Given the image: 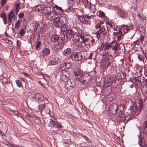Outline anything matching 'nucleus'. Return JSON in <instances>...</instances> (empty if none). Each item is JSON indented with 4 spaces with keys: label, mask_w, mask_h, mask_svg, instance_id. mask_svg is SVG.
<instances>
[{
    "label": "nucleus",
    "mask_w": 147,
    "mask_h": 147,
    "mask_svg": "<svg viewBox=\"0 0 147 147\" xmlns=\"http://www.w3.org/2000/svg\"><path fill=\"white\" fill-rule=\"evenodd\" d=\"M16 82L17 86L19 87H20L22 85V82L20 80H17Z\"/></svg>",
    "instance_id": "49530a36"
},
{
    "label": "nucleus",
    "mask_w": 147,
    "mask_h": 147,
    "mask_svg": "<svg viewBox=\"0 0 147 147\" xmlns=\"http://www.w3.org/2000/svg\"><path fill=\"white\" fill-rule=\"evenodd\" d=\"M60 62V59L57 57H53L52 59L49 61L50 65H55Z\"/></svg>",
    "instance_id": "f3484780"
},
{
    "label": "nucleus",
    "mask_w": 147,
    "mask_h": 147,
    "mask_svg": "<svg viewBox=\"0 0 147 147\" xmlns=\"http://www.w3.org/2000/svg\"><path fill=\"white\" fill-rule=\"evenodd\" d=\"M114 79H115V80L114 81V82L116 85L118 86L121 84L122 80L121 78H119L117 79H116L115 77Z\"/></svg>",
    "instance_id": "2f4dec72"
},
{
    "label": "nucleus",
    "mask_w": 147,
    "mask_h": 147,
    "mask_svg": "<svg viewBox=\"0 0 147 147\" xmlns=\"http://www.w3.org/2000/svg\"><path fill=\"white\" fill-rule=\"evenodd\" d=\"M70 73L68 71H63L62 73V75L60 76V79L61 81L65 82V84L67 82L70 77Z\"/></svg>",
    "instance_id": "6e6552de"
},
{
    "label": "nucleus",
    "mask_w": 147,
    "mask_h": 147,
    "mask_svg": "<svg viewBox=\"0 0 147 147\" xmlns=\"http://www.w3.org/2000/svg\"><path fill=\"white\" fill-rule=\"evenodd\" d=\"M25 32L24 29H21L20 30L19 33L21 36H22L25 33Z\"/></svg>",
    "instance_id": "4d7b16f0"
},
{
    "label": "nucleus",
    "mask_w": 147,
    "mask_h": 147,
    "mask_svg": "<svg viewBox=\"0 0 147 147\" xmlns=\"http://www.w3.org/2000/svg\"><path fill=\"white\" fill-rule=\"evenodd\" d=\"M5 63V61L3 59L0 58V65H3Z\"/></svg>",
    "instance_id": "338daca9"
},
{
    "label": "nucleus",
    "mask_w": 147,
    "mask_h": 147,
    "mask_svg": "<svg viewBox=\"0 0 147 147\" xmlns=\"http://www.w3.org/2000/svg\"><path fill=\"white\" fill-rule=\"evenodd\" d=\"M41 43L40 41H38V42L37 43L35 47V48L36 50L38 48L40 47L41 45Z\"/></svg>",
    "instance_id": "6e6d98bb"
},
{
    "label": "nucleus",
    "mask_w": 147,
    "mask_h": 147,
    "mask_svg": "<svg viewBox=\"0 0 147 147\" xmlns=\"http://www.w3.org/2000/svg\"><path fill=\"white\" fill-rule=\"evenodd\" d=\"M137 57L138 59L141 61L144 62V54L143 55L141 53H137Z\"/></svg>",
    "instance_id": "473e14b6"
},
{
    "label": "nucleus",
    "mask_w": 147,
    "mask_h": 147,
    "mask_svg": "<svg viewBox=\"0 0 147 147\" xmlns=\"http://www.w3.org/2000/svg\"><path fill=\"white\" fill-rule=\"evenodd\" d=\"M94 16V15H89V14H86L85 15V20H87H87H89L92 19Z\"/></svg>",
    "instance_id": "e433bc0d"
},
{
    "label": "nucleus",
    "mask_w": 147,
    "mask_h": 147,
    "mask_svg": "<svg viewBox=\"0 0 147 147\" xmlns=\"http://www.w3.org/2000/svg\"><path fill=\"white\" fill-rule=\"evenodd\" d=\"M63 66H65V68L66 69H70L71 67V65L69 62H66L63 64Z\"/></svg>",
    "instance_id": "c9c22d12"
},
{
    "label": "nucleus",
    "mask_w": 147,
    "mask_h": 147,
    "mask_svg": "<svg viewBox=\"0 0 147 147\" xmlns=\"http://www.w3.org/2000/svg\"><path fill=\"white\" fill-rule=\"evenodd\" d=\"M111 62L107 58H106L104 59H103L102 61V65L104 69H107L110 65Z\"/></svg>",
    "instance_id": "4468645a"
},
{
    "label": "nucleus",
    "mask_w": 147,
    "mask_h": 147,
    "mask_svg": "<svg viewBox=\"0 0 147 147\" xmlns=\"http://www.w3.org/2000/svg\"><path fill=\"white\" fill-rule=\"evenodd\" d=\"M15 16V14L14 12L12 11H11L8 13V19L10 23L11 22V20L12 18Z\"/></svg>",
    "instance_id": "cd10ccee"
},
{
    "label": "nucleus",
    "mask_w": 147,
    "mask_h": 147,
    "mask_svg": "<svg viewBox=\"0 0 147 147\" xmlns=\"http://www.w3.org/2000/svg\"><path fill=\"white\" fill-rule=\"evenodd\" d=\"M115 76L111 75L107 76L106 79H105L106 82L105 84L106 86L108 87L111 86L113 84L115 81Z\"/></svg>",
    "instance_id": "9b49d317"
},
{
    "label": "nucleus",
    "mask_w": 147,
    "mask_h": 147,
    "mask_svg": "<svg viewBox=\"0 0 147 147\" xmlns=\"http://www.w3.org/2000/svg\"><path fill=\"white\" fill-rule=\"evenodd\" d=\"M120 106H118L115 104L111 105L110 106L109 110L108 111L109 113H110L109 115H111L112 114H114L116 113L117 114L119 113V111H120L119 107Z\"/></svg>",
    "instance_id": "0eeeda50"
},
{
    "label": "nucleus",
    "mask_w": 147,
    "mask_h": 147,
    "mask_svg": "<svg viewBox=\"0 0 147 147\" xmlns=\"http://www.w3.org/2000/svg\"><path fill=\"white\" fill-rule=\"evenodd\" d=\"M59 40V36L56 34H54L51 36V40L52 42H58Z\"/></svg>",
    "instance_id": "b1692460"
},
{
    "label": "nucleus",
    "mask_w": 147,
    "mask_h": 147,
    "mask_svg": "<svg viewBox=\"0 0 147 147\" xmlns=\"http://www.w3.org/2000/svg\"><path fill=\"white\" fill-rule=\"evenodd\" d=\"M45 107V104L39 105L38 106V109L40 111H42V110Z\"/></svg>",
    "instance_id": "09e8293b"
},
{
    "label": "nucleus",
    "mask_w": 147,
    "mask_h": 147,
    "mask_svg": "<svg viewBox=\"0 0 147 147\" xmlns=\"http://www.w3.org/2000/svg\"><path fill=\"white\" fill-rule=\"evenodd\" d=\"M59 36V39L60 38L62 41H63L65 39V34L63 33H61Z\"/></svg>",
    "instance_id": "58836bf2"
},
{
    "label": "nucleus",
    "mask_w": 147,
    "mask_h": 147,
    "mask_svg": "<svg viewBox=\"0 0 147 147\" xmlns=\"http://www.w3.org/2000/svg\"><path fill=\"white\" fill-rule=\"evenodd\" d=\"M76 80L78 81H80L82 84H85L88 83L91 79L89 76H84L83 75L79 78L75 77Z\"/></svg>",
    "instance_id": "1a4fd4ad"
},
{
    "label": "nucleus",
    "mask_w": 147,
    "mask_h": 147,
    "mask_svg": "<svg viewBox=\"0 0 147 147\" xmlns=\"http://www.w3.org/2000/svg\"><path fill=\"white\" fill-rule=\"evenodd\" d=\"M58 20L61 26L66 24L67 22L66 17L64 16H61Z\"/></svg>",
    "instance_id": "6ab92c4d"
},
{
    "label": "nucleus",
    "mask_w": 147,
    "mask_h": 147,
    "mask_svg": "<svg viewBox=\"0 0 147 147\" xmlns=\"http://www.w3.org/2000/svg\"><path fill=\"white\" fill-rule=\"evenodd\" d=\"M6 1V0H1L0 2L2 6H3L5 4Z\"/></svg>",
    "instance_id": "e2e57ef3"
},
{
    "label": "nucleus",
    "mask_w": 147,
    "mask_h": 147,
    "mask_svg": "<svg viewBox=\"0 0 147 147\" xmlns=\"http://www.w3.org/2000/svg\"><path fill=\"white\" fill-rule=\"evenodd\" d=\"M106 27L107 28V26L105 25L102 22H101L95 26L96 29L97 30L99 28L97 33L99 35L102 34L103 35H106L107 33V31L106 30Z\"/></svg>",
    "instance_id": "7ed1b4c3"
},
{
    "label": "nucleus",
    "mask_w": 147,
    "mask_h": 147,
    "mask_svg": "<svg viewBox=\"0 0 147 147\" xmlns=\"http://www.w3.org/2000/svg\"><path fill=\"white\" fill-rule=\"evenodd\" d=\"M1 17L2 18H6V15L4 13H2L1 14Z\"/></svg>",
    "instance_id": "0e129e2a"
},
{
    "label": "nucleus",
    "mask_w": 147,
    "mask_h": 147,
    "mask_svg": "<svg viewBox=\"0 0 147 147\" xmlns=\"http://www.w3.org/2000/svg\"><path fill=\"white\" fill-rule=\"evenodd\" d=\"M24 16V13H19L18 15V18H22Z\"/></svg>",
    "instance_id": "052dcab7"
},
{
    "label": "nucleus",
    "mask_w": 147,
    "mask_h": 147,
    "mask_svg": "<svg viewBox=\"0 0 147 147\" xmlns=\"http://www.w3.org/2000/svg\"><path fill=\"white\" fill-rule=\"evenodd\" d=\"M36 93L32 94L29 96V98L32 101H36Z\"/></svg>",
    "instance_id": "72a5a7b5"
},
{
    "label": "nucleus",
    "mask_w": 147,
    "mask_h": 147,
    "mask_svg": "<svg viewBox=\"0 0 147 147\" xmlns=\"http://www.w3.org/2000/svg\"><path fill=\"white\" fill-rule=\"evenodd\" d=\"M99 15L98 16L102 18L103 17H105V14L104 13V12L102 11H99Z\"/></svg>",
    "instance_id": "de8ad7c7"
},
{
    "label": "nucleus",
    "mask_w": 147,
    "mask_h": 147,
    "mask_svg": "<svg viewBox=\"0 0 147 147\" xmlns=\"http://www.w3.org/2000/svg\"><path fill=\"white\" fill-rule=\"evenodd\" d=\"M53 16V17H58L62 14L63 10L61 7L56 5L52 6Z\"/></svg>",
    "instance_id": "20e7f679"
},
{
    "label": "nucleus",
    "mask_w": 147,
    "mask_h": 147,
    "mask_svg": "<svg viewBox=\"0 0 147 147\" xmlns=\"http://www.w3.org/2000/svg\"><path fill=\"white\" fill-rule=\"evenodd\" d=\"M70 139H66L63 140V142L66 144H69L70 142Z\"/></svg>",
    "instance_id": "603ef678"
},
{
    "label": "nucleus",
    "mask_w": 147,
    "mask_h": 147,
    "mask_svg": "<svg viewBox=\"0 0 147 147\" xmlns=\"http://www.w3.org/2000/svg\"><path fill=\"white\" fill-rule=\"evenodd\" d=\"M2 82L3 84H7L8 82L7 79L6 78H3L2 80Z\"/></svg>",
    "instance_id": "864d4df0"
},
{
    "label": "nucleus",
    "mask_w": 147,
    "mask_h": 147,
    "mask_svg": "<svg viewBox=\"0 0 147 147\" xmlns=\"http://www.w3.org/2000/svg\"><path fill=\"white\" fill-rule=\"evenodd\" d=\"M118 14L119 16L122 18H125L126 16V12L121 9L118 10Z\"/></svg>",
    "instance_id": "aec40b11"
},
{
    "label": "nucleus",
    "mask_w": 147,
    "mask_h": 147,
    "mask_svg": "<svg viewBox=\"0 0 147 147\" xmlns=\"http://www.w3.org/2000/svg\"><path fill=\"white\" fill-rule=\"evenodd\" d=\"M115 35L117 36V40L119 41L120 40L122 37V33L120 30H119L118 32H114L113 33Z\"/></svg>",
    "instance_id": "5701e85b"
},
{
    "label": "nucleus",
    "mask_w": 147,
    "mask_h": 147,
    "mask_svg": "<svg viewBox=\"0 0 147 147\" xmlns=\"http://www.w3.org/2000/svg\"><path fill=\"white\" fill-rule=\"evenodd\" d=\"M74 73L76 78H79L83 75L79 67L77 66L75 67L74 71Z\"/></svg>",
    "instance_id": "ddd939ff"
},
{
    "label": "nucleus",
    "mask_w": 147,
    "mask_h": 147,
    "mask_svg": "<svg viewBox=\"0 0 147 147\" xmlns=\"http://www.w3.org/2000/svg\"><path fill=\"white\" fill-rule=\"evenodd\" d=\"M50 124L51 127H53L58 129H59L62 127V125L60 123L52 120L50 121Z\"/></svg>",
    "instance_id": "f8f14e48"
},
{
    "label": "nucleus",
    "mask_w": 147,
    "mask_h": 147,
    "mask_svg": "<svg viewBox=\"0 0 147 147\" xmlns=\"http://www.w3.org/2000/svg\"><path fill=\"white\" fill-rule=\"evenodd\" d=\"M120 111H119V113L116 116L117 121V122L120 123L122 122L125 124L127 121L130 119V115H129L125 116L123 112V108L122 106L119 107Z\"/></svg>",
    "instance_id": "f257e3e1"
},
{
    "label": "nucleus",
    "mask_w": 147,
    "mask_h": 147,
    "mask_svg": "<svg viewBox=\"0 0 147 147\" xmlns=\"http://www.w3.org/2000/svg\"><path fill=\"white\" fill-rule=\"evenodd\" d=\"M144 129L147 127V120L145 121L144 123Z\"/></svg>",
    "instance_id": "774afa93"
},
{
    "label": "nucleus",
    "mask_w": 147,
    "mask_h": 147,
    "mask_svg": "<svg viewBox=\"0 0 147 147\" xmlns=\"http://www.w3.org/2000/svg\"><path fill=\"white\" fill-rule=\"evenodd\" d=\"M10 113L11 114H14L16 115H17L19 114V113L18 111L11 110H10Z\"/></svg>",
    "instance_id": "a19ab883"
},
{
    "label": "nucleus",
    "mask_w": 147,
    "mask_h": 147,
    "mask_svg": "<svg viewBox=\"0 0 147 147\" xmlns=\"http://www.w3.org/2000/svg\"><path fill=\"white\" fill-rule=\"evenodd\" d=\"M93 53H89L88 52H85L84 55V57L86 59H90L92 58Z\"/></svg>",
    "instance_id": "393cba45"
},
{
    "label": "nucleus",
    "mask_w": 147,
    "mask_h": 147,
    "mask_svg": "<svg viewBox=\"0 0 147 147\" xmlns=\"http://www.w3.org/2000/svg\"><path fill=\"white\" fill-rule=\"evenodd\" d=\"M71 52V49L69 48H68L63 50L62 53L64 56H67L70 54Z\"/></svg>",
    "instance_id": "a878e982"
},
{
    "label": "nucleus",
    "mask_w": 147,
    "mask_h": 147,
    "mask_svg": "<svg viewBox=\"0 0 147 147\" xmlns=\"http://www.w3.org/2000/svg\"><path fill=\"white\" fill-rule=\"evenodd\" d=\"M85 6L86 8H87L88 9H90L91 7V5L90 3L89 2L86 5H85Z\"/></svg>",
    "instance_id": "bf43d9fd"
},
{
    "label": "nucleus",
    "mask_w": 147,
    "mask_h": 147,
    "mask_svg": "<svg viewBox=\"0 0 147 147\" xmlns=\"http://www.w3.org/2000/svg\"><path fill=\"white\" fill-rule=\"evenodd\" d=\"M82 1L84 6L89 3L88 0H83Z\"/></svg>",
    "instance_id": "69168bd1"
},
{
    "label": "nucleus",
    "mask_w": 147,
    "mask_h": 147,
    "mask_svg": "<svg viewBox=\"0 0 147 147\" xmlns=\"http://www.w3.org/2000/svg\"><path fill=\"white\" fill-rule=\"evenodd\" d=\"M68 83H69V84H71V85L69 86L70 87H71V88H73L74 86L75 83L74 81H71V80H70L69 81V80H68Z\"/></svg>",
    "instance_id": "a18cd8bd"
},
{
    "label": "nucleus",
    "mask_w": 147,
    "mask_h": 147,
    "mask_svg": "<svg viewBox=\"0 0 147 147\" xmlns=\"http://www.w3.org/2000/svg\"><path fill=\"white\" fill-rule=\"evenodd\" d=\"M20 5V4L19 3H18L16 4L15 5V9H16V13L17 14L18 12L19 11V6Z\"/></svg>",
    "instance_id": "79ce46f5"
},
{
    "label": "nucleus",
    "mask_w": 147,
    "mask_h": 147,
    "mask_svg": "<svg viewBox=\"0 0 147 147\" xmlns=\"http://www.w3.org/2000/svg\"><path fill=\"white\" fill-rule=\"evenodd\" d=\"M50 50L47 48L43 49L42 51V56L46 57L49 55L50 54Z\"/></svg>",
    "instance_id": "a211bd4d"
},
{
    "label": "nucleus",
    "mask_w": 147,
    "mask_h": 147,
    "mask_svg": "<svg viewBox=\"0 0 147 147\" xmlns=\"http://www.w3.org/2000/svg\"><path fill=\"white\" fill-rule=\"evenodd\" d=\"M95 42V40L94 39L92 38V39L89 42L88 45L89 46H93L94 45Z\"/></svg>",
    "instance_id": "c03bdc74"
},
{
    "label": "nucleus",
    "mask_w": 147,
    "mask_h": 147,
    "mask_svg": "<svg viewBox=\"0 0 147 147\" xmlns=\"http://www.w3.org/2000/svg\"><path fill=\"white\" fill-rule=\"evenodd\" d=\"M76 16L81 22H83L86 20L85 18V15H81L77 13L76 14Z\"/></svg>",
    "instance_id": "bb28decb"
},
{
    "label": "nucleus",
    "mask_w": 147,
    "mask_h": 147,
    "mask_svg": "<svg viewBox=\"0 0 147 147\" xmlns=\"http://www.w3.org/2000/svg\"><path fill=\"white\" fill-rule=\"evenodd\" d=\"M36 101L42 102L44 100V97L39 93H36Z\"/></svg>",
    "instance_id": "412c9836"
},
{
    "label": "nucleus",
    "mask_w": 147,
    "mask_h": 147,
    "mask_svg": "<svg viewBox=\"0 0 147 147\" xmlns=\"http://www.w3.org/2000/svg\"><path fill=\"white\" fill-rule=\"evenodd\" d=\"M111 46L113 51L111 52L110 56H112L115 55L118 50H120V45L117 44L116 41H115L112 42Z\"/></svg>",
    "instance_id": "9d476101"
},
{
    "label": "nucleus",
    "mask_w": 147,
    "mask_h": 147,
    "mask_svg": "<svg viewBox=\"0 0 147 147\" xmlns=\"http://www.w3.org/2000/svg\"><path fill=\"white\" fill-rule=\"evenodd\" d=\"M138 144L139 145H142L143 142L144 141V136L140 134L138 136Z\"/></svg>",
    "instance_id": "7c9ffc66"
},
{
    "label": "nucleus",
    "mask_w": 147,
    "mask_h": 147,
    "mask_svg": "<svg viewBox=\"0 0 147 147\" xmlns=\"http://www.w3.org/2000/svg\"><path fill=\"white\" fill-rule=\"evenodd\" d=\"M141 82V81L140 80L139 78L138 79H136L135 80V83L137 85L138 84H140V83Z\"/></svg>",
    "instance_id": "13d9d810"
},
{
    "label": "nucleus",
    "mask_w": 147,
    "mask_h": 147,
    "mask_svg": "<svg viewBox=\"0 0 147 147\" xmlns=\"http://www.w3.org/2000/svg\"><path fill=\"white\" fill-rule=\"evenodd\" d=\"M90 9V12H92L93 13H95L96 10L95 7V6H94L91 7Z\"/></svg>",
    "instance_id": "3c124183"
},
{
    "label": "nucleus",
    "mask_w": 147,
    "mask_h": 147,
    "mask_svg": "<svg viewBox=\"0 0 147 147\" xmlns=\"http://www.w3.org/2000/svg\"><path fill=\"white\" fill-rule=\"evenodd\" d=\"M70 57L73 62H78L82 59L83 54L81 52L74 53L70 55Z\"/></svg>",
    "instance_id": "423d86ee"
},
{
    "label": "nucleus",
    "mask_w": 147,
    "mask_h": 147,
    "mask_svg": "<svg viewBox=\"0 0 147 147\" xmlns=\"http://www.w3.org/2000/svg\"><path fill=\"white\" fill-rule=\"evenodd\" d=\"M58 18V17H53V19L50 20L53 21V23H51L52 25L57 27H59L61 26L59 21V20H57Z\"/></svg>",
    "instance_id": "dca6fc26"
},
{
    "label": "nucleus",
    "mask_w": 147,
    "mask_h": 147,
    "mask_svg": "<svg viewBox=\"0 0 147 147\" xmlns=\"http://www.w3.org/2000/svg\"><path fill=\"white\" fill-rule=\"evenodd\" d=\"M111 44H108L105 47V49L106 50H109V49L111 47Z\"/></svg>",
    "instance_id": "680f3d73"
},
{
    "label": "nucleus",
    "mask_w": 147,
    "mask_h": 147,
    "mask_svg": "<svg viewBox=\"0 0 147 147\" xmlns=\"http://www.w3.org/2000/svg\"><path fill=\"white\" fill-rule=\"evenodd\" d=\"M130 28H131V27L130 26ZM123 31L124 33H127L128 31L131 29V28H130L127 25H124L123 26Z\"/></svg>",
    "instance_id": "f704fd0d"
},
{
    "label": "nucleus",
    "mask_w": 147,
    "mask_h": 147,
    "mask_svg": "<svg viewBox=\"0 0 147 147\" xmlns=\"http://www.w3.org/2000/svg\"><path fill=\"white\" fill-rule=\"evenodd\" d=\"M21 24V22L20 20H18L16 22L15 24V28H18Z\"/></svg>",
    "instance_id": "37998d69"
},
{
    "label": "nucleus",
    "mask_w": 147,
    "mask_h": 147,
    "mask_svg": "<svg viewBox=\"0 0 147 147\" xmlns=\"http://www.w3.org/2000/svg\"><path fill=\"white\" fill-rule=\"evenodd\" d=\"M143 102L141 100H139L137 104L133 103L130 105L129 110L131 111V115H136L140 112L142 108Z\"/></svg>",
    "instance_id": "f03ea898"
},
{
    "label": "nucleus",
    "mask_w": 147,
    "mask_h": 147,
    "mask_svg": "<svg viewBox=\"0 0 147 147\" xmlns=\"http://www.w3.org/2000/svg\"><path fill=\"white\" fill-rule=\"evenodd\" d=\"M75 33L72 30L70 29L66 33V37L67 39H71Z\"/></svg>",
    "instance_id": "2eb2a0df"
},
{
    "label": "nucleus",
    "mask_w": 147,
    "mask_h": 147,
    "mask_svg": "<svg viewBox=\"0 0 147 147\" xmlns=\"http://www.w3.org/2000/svg\"><path fill=\"white\" fill-rule=\"evenodd\" d=\"M133 104V101L130 99H127V100L125 103V105L126 106H129Z\"/></svg>",
    "instance_id": "4c0bfd02"
},
{
    "label": "nucleus",
    "mask_w": 147,
    "mask_h": 147,
    "mask_svg": "<svg viewBox=\"0 0 147 147\" xmlns=\"http://www.w3.org/2000/svg\"><path fill=\"white\" fill-rule=\"evenodd\" d=\"M120 75L121 77V78L122 80L125 78L126 76V74L124 72H122Z\"/></svg>",
    "instance_id": "8fccbe9b"
},
{
    "label": "nucleus",
    "mask_w": 147,
    "mask_h": 147,
    "mask_svg": "<svg viewBox=\"0 0 147 147\" xmlns=\"http://www.w3.org/2000/svg\"><path fill=\"white\" fill-rule=\"evenodd\" d=\"M80 39L82 40V42L83 43L87 42L89 40L88 37H86L83 34L80 36Z\"/></svg>",
    "instance_id": "c756f323"
},
{
    "label": "nucleus",
    "mask_w": 147,
    "mask_h": 147,
    "mask_svg": "<svg viewBox=\"0 0 147 147\" xmlns=\"http://www.w3.org/2000/svg\"><path fill=\"white\" fill-rule=\"evenodd\" d=\"M42 13L43 16H47V17L49 20L53 19V12L50 7L47 6L45 7L42 11Z\"/></svg>",
    "instance_id": "39448f33"
},
{
    "label": "nucleus",
    "mask_w": 147,
    "mask_h": 147,
    "mask_svg": "<svg viewBox=\"0 0 147 147\" xmlns=\"http://www.w3.org/2000/svg\"><path fill=\"white\" fill-rule=\"evenodd\" d=\"M23 74L26 77H27L29 78H31V76L30 75L28 74L27 73H26L25 72L23 71L22 72Z\"/></svg>",
    "instance_id": "5fc2aeb1"
},
{
    "label": "nucleus",
    "mask_w": 147,
    "mask_h": 147,
    "mask_svg": "<svg viewBox=\"0 0 147 147\" xmlns=\"http://www.w3.org/2000/svg\"><path fill=\"white\" fill-rule=\"evenodd\" d=\"M61 28L63 32L67 31L69 29V27L68 25L66 24H63L61 26Z\"/></svg>",
    "instance_id": "c85d7f7f"
},
{
    "label": "nucleus",
    "mask_w": 147,
    "mask_h": 147,
    "mask_svg": "<svg viewBox=\"0 0 147 147\" xmlns=\"http://www.w3.org/2000/svg\"><path fill=\"white\" fill-rule=\"evenodd\" d=\"M75 45L76 47H81L82 46V44L79 40L75 41Z\"/></svg>",
    "instance_id": "ea45409f"
},
{
    "label": "nucleus",
    "mask_w": 147,
    "mask_h": 147,
    "mask_svg": "<svg viewBox=\"0 0 147 147\" xmlns=\"http://www.w3.org/2000/svg\"><path fill=\"white\" fill-rule=\"evenodd\" d=\"M82 35V34H80L76 32L74 34L72 37L73 40L74 42H75V41L79 40V37L80 38V36Z\"/></svg>",
    "instance_id": "4be33fe9"
}]
</instances>
